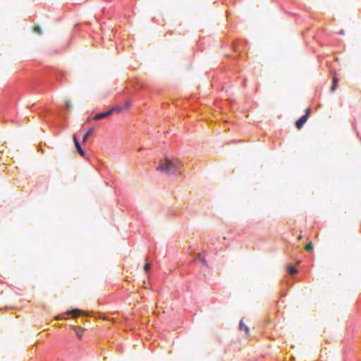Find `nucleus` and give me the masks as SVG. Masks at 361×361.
I'll list each match as a JSON object with an SVG mask.
<instances>
[{
    "mask_svg": "<svg viewBox=\"0 0 361 361\" xmlns=\"http://www.w3.org/2000/svg\"><path fill=\"white\" fill-rule=\"evenodd\" d=\"M180 166L181 163L178 160L166 158L160 161L157 170L166 173H174L180 169Z\"/></svg>",
    "mask_w": 361,
    "mask_h": 361,
    "instance_id": "obj_1",
    "label": "nucleus"
},
{
    "mask_svg": "<svg viewBox=\"0 0 361 361\" xmlns=\"http://www.w3.org/2000/svg\"><path fill=\"white\" fill-rule=\"evenodd\" d=\"M311 112V109L310 108H307L305 111V114L302 116L295 123V126L298 130H300L304 124L307 122L310 114Z\"/></svg>",
    "mask_w": 361,
    "mask_h": 361,
    "instance_id": "obj_2",
    "label": "nucleus"
},
{
    "mask_svg": "<svg viewBox=\"0 0 361 361\" xmlns=\"http://www.w3.org/2000/svg\"><path fill=\"white\" fill-rule=\"evenodd\" d=\"M112 114H114V109H109V111H107L106 112H102V113H99V114H97L94 117V120H100V119L104 118L111 115Z\"/></svg>",
    "mask_w": 361,
    "mask_h": 361,
    "instance_id": "obj_3",
    "label": "nucleus"
},
{
    "mask_svg": "<svg viewBox=\"0 0 361 361\" xmlns=\"http://www.w3.org/2000/svg\"><path fill=\"white\" fill-rule=\"evenodd\" d=\"M73 142H74L75 148L77 149V151L81 156L83 157L85 155V152H84L83 149L81 148L79 142L78 141L75 136L73 137Z\"/></svg>",
    "mask_w": 361,
    "mask_h": 361,
    "instance_id": "obj_4",
    "label": "nucleus"
},
{
    "mask_svg": "<svg viewBox=\"0 0 361 361\" xmlns=\"http://www.w3.org/2000/svg\"><path fill=\"white\" fill-rule=\"evenodd\" d=\"M240 328L242 331H244L245 332V334L247 336L249 335V328L243 323L242 320L240 322Z\"/></svg>",
    "mask_w": 361,
    "mask_h": 361,
    "instance_id": "obj_5",
    "label": "nucleus"
},
{
    "mask_svg": "<svg viewBox=\"0 0 361 361\" xmlns=\"http://www.w3.org/2000/svg\"><path fill=\"white\" fill-rule=\"evenodd\" d=\"M94 130V128H90V129L88 130V131H87V132L84 135V136H83V137H82V142H85L87 140V139H88L89 136H90V135L93 133Z\"/></svg>",
    "mask_w": 361,
    "mask_h": 361,
    "instance_id": "obj_6",
    "label": "nucleus"
},
{
    "mask_svg": "<svg viewBox=\"0 0 361 361\" xmlns=\"http://www.w3.org/2000/svg\"><path fill=\"white\" fill-rule=\"evenodd\" d=\"M33 32L37 35L43 34V31H42L41 27L38 25H36L33 27Z\"/></svg>",
    "mask_w": 361,
    "mask_h": 361,
    "instance_id": "obj_7",
    "label": "nucleus"
},
{
    "mask_svg": "<svg viewBox=\"0 0 361 361\" xmlns=\"http://www.w3.org/2000/svg\"><path fill=\"white\" fill-rule=\"evenodd\" d=\"M80 310L78 309H75L67 312L68 314L72 315L73 317H76L78 316Z\"/></svg>",
    "mask_w": 361,
    "mask_h": 361,
    "instance_id": "obj_8",
    "label": "nucleus"
},
{
    "mask_svg": "<svg viewBox=\"0 0 361 361\" xmlns=\"http://www.w3.org/2000/svg\"><path fill=\"white\" fill-rule=\"evenodd\" d=\"M338 82V79L336 77H334L333 83H332V85L331 87V90L332 92H334L336 89Z\"/></svg>",
    "mask_w": 361,
    "mask_h": 361,
    "instance_id": "obj_9",
    "label": "nucleus"
},
{
    "mask_svg": "<svg viewBox=\"0 0 361 361\" xmlns=\"http://www.w3.org/2000/svg\"><path fill=\"white\" fill-rule=\"evenodd\" d=\"M288 271L290 274H295L298 272V270L296 268H295L293 266H288Z\"/></svg>",
    "mask_w": 361,
    "mask_h": 361,
    "instance_id": "obj_10",
    "label": "nucleus"
},
{
    "mask_svg": "<svg viewBox=\"0 0 361 361\" xmlns=\"http://www.w3.org/2000/svg\"><path fill=\"white\" fill-rule=\"evenodd\" d=\"M111 109H114V113H119L123 110V107L122 106H116Z\"/></svg>",
    "mask_w": 361,
    "mask_h": 361,
    "instance_id": "obj_11",
    "label": "nucleus"
},
{
    "mask_svg": "<svg viewBox=\"0 0 361 361\" xmlns=\"http://www.w3.org/2000/svg\"><path fill=\"white\" fill-rule=\"evenodd\" d=\"M83 331H84V329H75V333H76V335L80 339L82 336V334H83Z\"/></svg>",
    "mask_w": 361,
    "mask_h": 361,
    "instance_id": "obj_12",
    "label": "nucleus"
},
{
    "mask_svg": "<svg viewBox=\"0 0 361 361\" xmlns=\"http://www.w3.org/2000/svg\"><path fill=\"white\" fill-rule=\"evenodd\" d=\"M307 251H311L313 249V244L312 242L307 243L305 247Z\"/></svg>",
    "mask_w": 361,
    "mask_h": 361,
    "instance_id": "obj_13",
    "label": "nucleus"
},
{
    "mask_svg": "<svg viewBox=\"0 0 361 361\" xmlns=\"http://www.w3.org/2000/svg\"><path fill=\"white\" fill-rule=\"evenodd\" d=\"M143 269H144V271L146 274H147L149 271V270H150V264L149 263H146L144 265Z\"/></svg>",
    "mask_w": 361,
    "mask_h": 361,
    "instance_id": "obj_14",
    "label": "nucleus"
},
{
    "mask_svg": "<svg viewBox=\"0 0 361 361\" xmlns=\"http://www.w3.org/2000/svg\"><path fill=\"white\" fill-rule=\"evenodd\" d=\"M71 102L70 100H66L65 101V107L67 110H70L71 109Z\"/></svg>",
    "mask_w": 361,
    "mask_h": 361,
    "instance_id": "obj_15",
    "label": "nucleus"
},
{
    "mask_svg": "<svg viewBox=\"0 0 361 361\" xmlns=\"http://www.w3.org/2000/svg\"><path fill=\"white\" fill-rule=\"evenodd\" d=\"M130 101H126L124 102L123 106H122L123 107V109H128L130 107Z\"/></svg>",
    "mask_w": 361,
    "mask_h": 361,
    "instance_id": "obj_16",
    "label": "nucleus"
},
{
    "mask_svg": "<svg viewBox=\"0 0 361 361\" xmlns=\"http://www.w3.org/2000/svg\"><path fill=\"white\" fill-rule=\"evenodd\" d=\"M202 262L204 264L207 265V262L205 261V259H202Z\"/></svg>",
    "mask_w": 361,
    "mask_h": 361,
    "instance_id": "obj_17",
    "label": "nucleus"
},
{
    "mask_svg": "<svg viewBox=\"0 0 361 361\" xmlns=\"http://www.w3.org/2000/svg\"><path fill=\"white\" fill-rule=\"evenodd\" d=\"M302 235H299V236L298 237V240H300L302 239Z\"/></svg>",
    "mask_w": 361,
    "mask_h": 361,
    "instance_id": "obj_18",
    "label": "nucleus"
}]
</instances>
